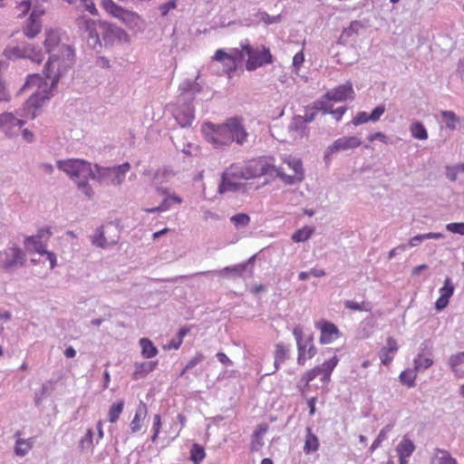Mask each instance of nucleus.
I'll list each match as a JSON object with an SVG mask.
<instances>
[{
  "label": "nucleus",
  "instance_id": "obj_1",
  "mask_svg": "<svg viewBox=\"0 0 464 464\" xmlns=\"http://www.w3.org/2000/svg\"><path fill=\"white\" fill-rule=\"evenodd\" d=\"M75 24L84 34L89 47L100 53L103 46L111 47L115 44L128 42L129 36L121 27L106 21L93 20L86 15H80Z\"/></svg>",
  "mask_w": 464,
  "mask_h": 464
},
{
  "label": "nucleus",
  "instance_id": "obj_2",
  "mask_svg": "<svg viewBox=\"0 0 464 464\" xmlns=\"http://www.w3.org/2000/svg\"><path fill=\"white\" fill-rule=\"evenodd\" d=\"M60 42L58 32L53 29L45 31L44 46L50 56L44 66V74L51 80L52 86L57 84L74 61L73 49L70 45L61 44Z\"/></svg>",
  "mask_w": 464,
  "mask_h": 464
},
{
  "label": "nucleus",
  "instance_id": "obj_3",
  "mask_svg": "<svg viewBox=\"0 0 464 464\" xmlns=\"http://www.w3.org/2000/svg\"><path fill=\"white\" fill-rule=\"evenodd\" d=\"M202 130L207 140L216 149H224L233 141H236L238 145H243L248 136L237 118H230L225 123L218 125L207 122L204 124Z\"/></svg>",
  "mask_w": 464,
  "mask_h": 464
},
{
  "label": "nucleus",
  "instance_id": "obj_4",
  "mask_svg": "<svg viewBox=\"0 0 464 464\" xmlns=\"http://www.w3.org/2000/svg\"><path fill=\"white\" fill-rule=\"evenodd\" d=\"M57 167L74 180L78 188L82 190L88 198H92L93 191L88 183V179H91V177H94V170L90 162L79 159H70L59 160Z\"/></svg>",
  "mask_w": 464,
  "mask_h": 464
},
{
  "label": "nucleus",
  "instance_id": "obj_5",
  "mask_svg": "<svg viewBox=\"0 0 464 464\" xmlns=\"http://www.w3.org/2000/svg\"><path fill=\"white\" fill-rule=\"evenodd\" d=\"M201 86L196 81L185 80L179 84L180 96L185 102H188L185 107L179 109L175 114V119L180 127L191 126L195 116L194 109L190 106V103L195 95L201 92Z\"/></svg>",
  "mask_w": 464,
  "mask_h": 464
},
{
  "label": "nucleus",
  "instance_id": "obj_6",
  "mask_svg": "<svg viewBox=\"0 0 464 464\" xmlns=\"http://www.w3.org/2000/svg\"><path fill=\"white\" fill-rule=\"evenodd\" d=\"M3 54L7 59L14 61L17 59H28L34 63H41L44 60V53L41 48L27 42L7 45Z\"/></svg>",
  "mask_w": 464,
  "mask_h": 464
},
{
  "label": "nucleus",
  "instance_id": "obj_7",
  "mask_svg": "<svg viewBox=\"0 0 464 464\" xmlns=\"http://www.w3.org/2000/svg\"><path fill=\"white\" fill-rule=\"evenodd\" d=\"M47 81L51 82V80L46 78L45 75H44V81L43 77L38 73L32 74L27 77L26 82L23 87L24 89H29L33 86H37V90L30 95L29 99L26 102V104L28 107L38 108L42 105V103L44 100L49 98V95H48V84L49 83L47 82ZM55 86H56V84L54 86H52V84L50 83L49 89L51 90V89L54 88Z\"/></svg>",
  "mask_w": 464,
  "mask_h": 464
},
{
  "label": "nucleus",
  "instance_id": "obj_8",
  "mask_svg": "<svg viewBox=\"0 0 464 464\" xmlns=\"http://www.w3.org/2000/svg\"><path fill=\"white\" fill-rule=\"evenodd\" d=\"M130 169V165L129 162L111 168H102L95 165L93 169L94 177H91V179L99 181H110L113 186H120L123 182L125 174Z\"/></svg>",
  "mask_w": 464,
  "mask_h": 464
},
{
  "label": "nucleus",
  "instance_id": "obj_9",
  "mask_svg": "<svg viewBox=\"0 0 464 464\" xmlns=\"http://www.w3.org/2000/svg\"><path fill=\"white\" fill-rule=\"evenodd\" d=\"M241 48L243 53H246L248 57L246 64V68L248 71H254L258 67L273 63V57L270 51L265 46H262L261 49H254L248 43H245L241 44Z\"/></svg>",
  "mask_w": 464,
  "mask_h": 464
},
{
  "label": "nucleus",
  "instance_id": "obj_10",
  "mask_svg": "<svg viewBox=\"0 0 464 464\" xmlns=\"http://www.w3.org/2000/svg\"><path fill=\"white\" fill-rule=\"evenodd\" d=\"M275 169L276 167L269 164L266 159H257L249 161L244 168L238 169V172H234L233 175L243 179H249L263 175H271L275 172Z\"/></svg>",
  "mask_w": 464,
  "mask_h": 464
},
{
  "label": "nucleus",
  "instance_id": "obj_11",
  "mask_svg": "<svg viewBox=\"0 0 464 464\" xmlns=\"http://www.w3.org/2000/svg\"><path fill=\"white\" fill-rule=\"evenodd\" d=\"M24 262L25 253L18 246L6 248L0 254V266L7 272L24 266Z\"/></svg>",
  "mask_w": 464,
  "mask_h": 464
},
{
  "label": "nucleus",
  "instance_id": "obj_12",
  "mask_svg": "<svg viewBox=\"0 0 464 464\" xmlns=\"http://www.w3.org/2000/svg\"><path fill=\"white\" fill-rule=\"evenodd\" d=\"M288 167L294 171L293 175H287L280 170V169H275L277 177H279L285 184L294 185L301 182L304 178L303 164L301 160L296 158H289L285 160Z\"/></svg>",
  "mask_w": 464,
  "mask_h": 464
},
{
  "label": "nucleus",
  "instance_id": "obj_13",
  "mask_svg": "<svg viewBox=\"0 0 464 464\" xmlns=\"http://www.w3.org/2000/svg\"><path fill=\"white\" fill-rule=\"evenodd\" d=\"M361 144V140L356 136L342 137L337 139L326 149L324 152V160L328 162L331 160L332 154L355 149Z\"/></svg>",
  "mask_w": 464,
  "mask_h": 464
},
{
  "label": "nucleus",
  "instance_id": "obj_14",
  "mask_svg": "<svg viewBox=\"0 0 464 464\" xmlns=\"http://www.w3.org/2000/svg\"><path fill=\"white\" fill-rule=\"evenodd\" d=\"M213 59L223 63L226 72H231L237 69V63L244 60V53L242 49H233L229 53L218 49Z\"/></svg>",
  "mask_w": 464,
  "mask_h": 464
},
{
  "label": "nucleus",
  "instance_id": "obj_15",
  "mask_svg": "<svg viewBox=\"0 0 464 464\" xmlns=\"http://www.w3.org/2000/svg\"><path fill=\"white\" fill-rule=\"evenodd\" d=\"M52 233L50 228L44 227L38 230L34 236H29L24 238V246L28 252H44L45 249V243L50 238Z\"/></svg>",
  "mask_w": 464,
  "mask_h": 464
},
{
  "label": "nucleus",
  "instance_id": "obj_16",
  "mask_svg": "<svg viewBox=\"0 0 464 464\" xmlns=\"http://www.w3.org/2000/svg\"><path fill=\"white\" fill-rule=\"evenodd\" d=\"M254 259L251 257L246 263L237 264L232 266H226L220 270L203 271L194 274V276H205L208 275H218L225 277L237 278L243 275L246 271L247 265Z\"/></svg>",
  "mask_w": 464,
  "mask_h": 464
},
{
  "label": "nucleus",
  "instance_id": "obj_17",
  "mask_svg": "<svg viewBox=\"0 0 464 464\" xmlns=\"http://www.w3.org/2000/svg\"><path fill=\"white\" fill-rule=\"evenodd\" d=\"M234 172H238V168L232 166L223 173L221 182L218 186V192L220 194L226 192H236L241 188L242 185L234 180V179L240 178L233 175Z\"/></svg>",
  "mask_w": 464,
  "mask_h": 464
},
{
  "label": "nucleus",
  "instance_id": "obj_18",
  "mask_svg": "<svg viewBox=\"0 0 464 464\" xmlns=\"http://www.w3.org/2000/svg\"><path fill=\"white\" fill-rule=\"evenodd\" d=\"M324 98L328 101L334 102H343L348 99L353 100L354 92L353 84L350 82H346L344 84L339 85L336 88L328 91L324 94Z\"/></svg>",
  "mask_w": 464,
  "mask_h": 464
},
{
  "label": "nucleus",
  "instance_id": "obj_19",
  "mask_svg": "<svg viewBox=\"0 0 464 464\" xmlns=\"http://www.w3.org/2000/svg\"><path fill=\"white\" fill-rule=\"evenodd\" d=\"M120 236L114 235L113 237H107L103 227L96 229L95 234L92 237V243L97 247L107 248L118 243Z\"/></svg>",
  "mask_w": 464,
  "mask_h": 464
},
{
  "label": "nucleus",
  "instance_id": "obj_20",
  "mask_svg": "<svg viewBox=\"0 0 464 464\" xmlns=\"http://www.w3.org/2000/svg\"><path fill=\"white\" fill-rule=\"evenodd\" d=\"M293 334L296 340L297 349H298V358L297 362L299 364H304L305 361V349L306 343H310L313 342V336H308L305 340L303 339V330L297 325L293 330Z\"/></svg>",
  "mask_w": 464,
  "mask_h": 464
},
{
  "label": "nucleus",
  "instance_id": "obj_21",
  "mask_svg": "<svg viewBox=\"0 0 464 464\" xmlns=\"http://www.w3.org/2000/svg\"><path fill=\"white\" fill-rule=\"evenodd\" d=\"M317 325H320L321 336L320 343H330L334 339L338 338L340 335L339 330L335 324L329 322H322L318 323Z\"/></svg>",
  "mask_w": 464,
  "mask_h": 464
},
{
  "label": "nucleus",
  "instance_id": "obj_22",
  "mask_svg": "<svg viewBox=\"0 0 464 464\" xmlns=\"http://www.w3.org/2000/svg\"><path fill=\"white\" fill-rule=\"evenodd\" d=\"M399 347L396 340L393 337H388L386 345L383 346L379 352V357L382 364L388 365L393 360V356L391 354L395 353Z\"/></svg>",
  "mask_w": 464,
  "mask_h": 464
},
{
  "label": "nucleus",
  "instance_id": "obj_23",
  "mask_svg": "<svg viewBox=\"0 0 464 464\" xmlns=\"http://www.w3.org/2000/svg\"><path fill=\"white\" fill-rule=\"evenodd\" d=\"M42 27V21H36L28 17L23 25V34L28 39H34L41 33Z\"/></svg>",
  "mask_w": 464,
  "mask_h": 464
},
{
  "label": "nucleus",
  "instance_id": "obj_24",
  "mask_svg": "<svg viewBox=\"0 0 464 464\" xmlns=\"http://www.w3.org/2000/svg\"><path fill=\"white\" fill-rule=\"evenodd\" d=\"M268 425L266 423L259 424L252 435L251 450H258L263 446V436L266 433Z\"/></svg>",
  "mask_w": 464,
  "mask_h": 464
},
{
  "label": "nucleus",
  "instance_id": "obj_25",
  "mask_svg": "<svg viewBox=\"0 0 464 464\" xmlns=\"http://www.w3.org/2000/svg\"><path fill=\"white\" fill-rule=\"evenodd\" d=\"M118 18L121 19L130 28L140 27V18L134 12L122 9V12H121Z\"/></svg>",
  "mask_w": 464,
  "mask_h": 464
},
{
  "label": "nucleus",
  "instance_id": "obj_26",
  "mask_svg": "<svg viewBox=\"0 0 464 464\" xmlns=\"http://www.w3.org/2000/svg\"><path fill=\"white\" fill-rule=\"evenodd\" d=\"M147 414V406L144 402L140 401L136 411L135 416L130 422V429L132 432H137L140 430V418L145 417Z\"/></svg>",
  "mask_w": 464,
  "mask_h": 464
},
{
  "label": "nucleus",
  "instance_id": "obj_27",
  "mask_svg": "<svg viewBox=\"0 0 464 464\" xmlns=\"http://www.w3.org/2000/svg\"><path fill=\"white\" fill-rule=\"evenodd\" d=\"M71 5H76V8L88 11L92 15H98L99 12L92 0H66Z\"/></svg>",
  "mask_w": 464,
  "mask_h": 464
},
{
  "label": "nucleus",
  "instance_id": "obj_28",
  "mask_svg": "<svg viewBox=\"0 0 464 464\" xmlns=\"http://www.w3.org/2000/svg\"><path fill=\"white\" fill-rule=\"evenodd\" d=\"M414 450V443L407 437L402 439L396 449L399 457H410L413 453Z\"/></svg>",
  "mask_w": 464,
  "mask_h": 464
},
{
  "label": "nucleus",
  "instance_id": "obj_29",
  "mask_svg": "<svg viewBox=\"0 0 464 464\" xmlns=\"http://www.w3.org/2000/svg\"><path fill=\"white\" fill-rule=\"evenodd\" d=\"M430 464H457V461L450 456L449 451L437 449L436 455Z\"/></svg>",
  "mask_w": 464,
  "mask_h": 464
},
{
  "label": "nucleus",
  "instance_id": "obj_30",
  "mask_svg": "<svg viewBox=\"0 0 464 464\" xmlns=\"http://www.w3.org/2000/svg\"><path fill=\"white\" fill-rule=\"evenodd\" d=\"M141 347V353L145 358H152L158 353V349L148 338H141L140 340Z\"/></svg>",
  "mask_w": 464,
  "mask_h": 464
},
{
  "label": "nucleus",
  "instance_id": "obj_31",
  "mask_svg": "<svg viewBox=\"0 0 464 464\" xmlns=\"http://www.w3.org/2000/svg\"><path fill=\"white\" fill-rule=\"evenodd\" d=\"M441 117L446 127L450 130H455L460 121L459 118L451 111H442Z\"/></svg>",
  "mask_w": 464,
  "mask_h": 464
},
{
  "label": "nucleus",
  "instance_id": "obj_32",
  "mask_svg": "<svg viewBox=\"0 0 464 464\" xmlns=\"http://www.w3.org/2000/svg\"><path fill=\"white\" fill-rule=\"evenodd\" d=\"M307 436L304 447V451L309 453L311 451H316L319 448V442L317 437L311 432V429L307 428Z\"/></svg>",
  "mask_w": 464,
  "mask_h": 464
},
{
  "label": "nucleus",
  "instance_id": "obj_33",
  "mask_svg": "<svg viewBox=\"0 0 464 464\" xmlns=\"http://www.w3.org/2000/svg\"><path fill=\"white\" fill-rule=\"evenodd\" d=\"M205 456H206V453H205L204 448L198 443H194L190 450L189 459L194 464H200L202 462V460L204 459Z\"/></svg>",
  "mask_w": 464,
  "mask_h": 464
},
{
  "label": "nucleus",
  "instance_id": "obj_34",
  "mask_svg": "<svg viewBox=\"0 0 464 464\" xmlns=\"http://www.w3.org/2000/svg\"><path fill=\"white\" fill-rule=\"evenodd\" d=\"M314 232V227H304L303 228L296 230L293 234L292 240L294 242H305L311 237V236L313 235Z\"/></svg>",
  "mask_w": 464,
  "mask_h": 464
},
{
  "label": "nucleus",
  "instance_id": "obj_35",
  "mask_svg": "<svg viewBox=\"0 0 464 464\" xmlns=\"http://www.w3.org/2000/svg\"><path fill=\"white\" fill-rule=\"evenodd\" d=\"M444 236L441 233H433V232L417 235L410 239L409 245H410V246H416L425 239H440V238H442Z\"/></svg>",
  "mask_w": 464,
  "mask_h": 464
},
{
  "label": "nucleus",
  "instance_id": "obj_36",
  "mask_svg": "<svg viewBox=\"0 0 464 464\" xmlns=\"http://www.w3.org/2000/svg\"><path fill=\"white\" fill-rule=\"evenodd\" d=\"M24 123V121L15 118L12 113H3L0 115V125L9 124L11 127L20 129Z\"/></svg>",
  "mask_w": 464,
  "mask_h": 464
},
{
  "label": "nucleus",
  "instance_id": "obj_37",
  "mask_svg": "<svg viewBox=\"0 0 464 464\" xmlns=\"http://www.w3.org/2000/svg\"><path fill=\"white\" fill-rule=\"evenodd\" d=\"M338 359L336 356H334L329 361L324 362L322 365H320V369L323 371V376L321 380L323 382L328 381L332 371L337 365Z\"/></svg>",
  "mask_w": 464,
  "mask_h": 464
},
{
  "label": "nucleus",
  "instance_id": "obj_38",
  "mask_svg": "<svg viewBox=\"0 0 464 464\" xmlns=\"http://www.w3.org/2000/svg\"><path fill=\"white\" fill-rule=\"evenodd\" d=\"M411 132L412 137H414L415 139H418L420 140H424L428 139V132H427L424 125L420 121H416L411 124Z\"/></svg>",
  "mask_w": 464,
  "mask_h": 464
},
{
  "label": "nucleus",
  "instance_id": "obj_39",
  "mask_svg": "<svg viewBox=\"0 0 464 464\" xmlns=\"http://www.w3.org/2000/svg\"><path fill=\"white\" fill-rule=\"evenodd\" d=\"M124 407V401L122 400L113 403L109 410V421L114 423L118 420L121 413Z\"/></svg>",
  "mask_w": 464,
  "mask_h": 464
},
{
  "label": "nucleus",
  "instance_id": "obj_40",
  "mask_svg": "<svg viewBox=\"0 0 464 464\" xmlns=\"http://www.w3.org/2000/svg\"><path fill=\"white\" fill-rule=\"evenodd\" d=\"M289 131L296 132L299 136H303L305 130V123L302 119V116H295L293 118L291 123L288 126Z\"/></svg>",
  "mask_w": 464,
  "mask_h": 464
},
{
  "label": "nucleus",
  "instance_id": "obj_41",
  "mask_svg": "<svg viewBox=\"0 0 464 464\" xmlns=\"http://www.w3.org/2000/svg\"><path fill=\"white\" fill-rule=\"evenodd\" d=\"M157 362H144L141 363H136V369L134 375L137 377L138 375L144 376L147 373L152 372L156 367Z\"/></svg>",
  "mask_w": 464,
  "mask_h": 464
},
{
  "label": "nucleus",
  "instance_id": "obj_42",
  "mask_svg": "<svg viewBox=\"0 0 464 464\" xmlns=\"http://www.w3.org/2000/svg\"><path fill=\"white\" fill-rule=\"evenodd\" d=\"M416 377L417 374L414 370H406L401 372L400 382L408 387H414Z\"/></svg>",
  "mask_w": 464,
  "mask_h": 464
},
{
  "label": "nucleus",
  "instance_id": "obj_43",
  "mask_svg": "<svg viewBox=\"0 0 464 464\" xmlns=\"http://www.w3.org/2000/svg\"><path fill=\"white\" fill-rule=\"evenodd\" d=\"M173 202L180 204L182 202V199L179 196H175V195L172 197H168L160 203V205L159 207H157L155 208L149 209L148 211H150V212L165 211L170 208V206Z\"/></svg>",
  "mask_w": 464,
  "mask_h": 464
},
{
  "label": "nucleus",
  "instance_id": "obj_44",
  "mask_svg": "<svg viewBox=\"0 0 464 464\" xmlns=\"http://www.w3.org/2000/svg\"><path fill=\"white\" fill-rule=\"evenodd\" d=\"M102 6L112 16L118 18L122 7L116 5L112 0H102Z\"/></svg>",
  "mask_w": 464,
  "mask_h": 464
},
{
  "label": "nucleus",
  "instance_id": "obj_45",
  "mask_svg": "<svg viewBox=\"0 0 464 464\" xmlns=\"http://www.w3.org/2000/svg\"><path fill=\"white\" fill-rule=\"evenodd\" d=\"M433 364V361L430 358L423 357L421 354L414 359V371H421L430 368Z\"/></svg>",
  "mask_w": 464,
  "mask_h": 464
},
{
  "label": "nucleus",
  "instance_id": "obj_46",
  "mask_svg": "<svg viewBox=\"0 0 464 464\" xmlns=\"http://www.w3.org/2000/svg\"><path fill=\"white\" fill-rule=\"evenodd\" d=\"M230 221L237 228L246 227L250 222V218L247 214L238 213L230 218Z\"/></svg>",
  "mask_w": 464,
  "mask_h": 464
},
{
  "label": "nucleus",
  "instance_id": "obj_47",
  "mask_svg": "<svg viewBox=\"0 0 464 464\" xmlns=\"http://www.w3.org/2000/svg\"><path fill=\"white\" fill-rule=\"evenodd\" d=\"M367 27V24L362 21H353L350 26L343 30V35L350 37L353 34H359L361 29Z\"/></svg>",
  "mask_w": 464,
  "mask_h": 464
},
{
  "label": "nucleus",
  "instance_id": "obj_48",
  "mask_svg": "<svg viewBox=\"0 0 464 464\" xmlns=\"http://www.w3.org/2000/svg\"><path fill=\"white\" fill-rule=\"evenodd\" d=\"M288 349L282 343L276 344L275 353V366L278 369V364L283 362L287 355Z\"/></svg>",
  "mask_w": 464,
  "mask_h": 464
},
{
  "label": "nucleus",
  "instance_id": "obj_49",
  "mask_svg": "<svg viewBox=\"0 0 464 464\" xmlns=\"http://www.w3.org/2000/svg\"><path fill=\"white\" fill-rule=\"evenodd\" d=\"M440 296L450 299L454 293V285L450 277H446L444 285L440 289Z\"/></svg>",
  "mask_w": 464,
  "mask_h": 464
},
{
  "label": "nucleus",
  "instance_id": "obj_50",
  "mask_svg": "<svg viewBox=\"0 0 464 464\" xmlns=\"http://www.w3.org/2000/svg\"><path fill=\"white\" fill-rule=\"evenodd\" d=\"M464 362V357L462 356V353H458L450 357L449 365L451 370L457 373L458 366L460 365Z\"/></svg>",
  "mask_w": 464,
  "mask_h": 464
},
{
  "label": "nucleus",
  "instance_id": "obj_51",
  "mask_svg": "<svg viewBox=\"0 0 464 464\" xmlns=\"http://www.w3.org/2000/svg\"><path fill=\"white\" fill-rule=\"evenodd\" d=\"M29 447L26 445V442L23 439H19L16 440L14 452L18 456H24L28 452Z\"/></svg>",
  "mask_w": 464,
  "mask_h": 464
},
{
  "label": "nucleus",
  "instance_id": "obj_52",
  "mask_svg": "<svg viewBox=\"0 0 464 464\" xmlns=\"http://www.w3.org/2000/svg\"><path fill=\"white\" fill-rule=\"evenodd\" d=\"M322 375L323 376V371L320 369V366H316L314 369L310 370L306 372L305 376L303 378V380H305V385H308V383L313 381L315 377Z\"/></svg>",
  "mask_w": 464,
  "mask_h": 464
},
{
  "label": "nucleus",
  "instance_id": "obj_53",
  "mask_svg": "<svg viewBox=\"0 0 464 464\" xmlns=\"http://www.w3.org/2000/svg\"><path fill=\"white\" fill-rule=\"evenodd\" d=\"M446 229L451 233L464 235V223H449Z\"/></svg>",
  "mask_w": 464,
  "mask_h": 464
},
{
  "label": "nucleus",
  "instance_id": "obj_54",
  "mask_svg": "<svg viewBox=\"0 0 464 464\" xmlns=\"http://www.w3.org/2000/svg\"><path fill=\"white\" fill-rule=\"evenodd\" d=\"M92 436L93 432L89 429L85 436L80 441V445L82 449H89L92 446Z\"/></svg>",
  "mask_w": 464,
  "mask_h": 464
},
{
  "label": "nucleus",
  "instance_id": "obj_55",
  "mask_svg": "<svg viewBox=\"0 0 464 464\" xmlns=\"http://www.w3.org/2000/svg\"><path fill=\"white\" fill-rule=\"evenodd\" d=\"M370 121V116L365 111H360L357 115L353 119L352 123L354 126H358L363 123H366Z\"/></svg>",
  "mask_w": 464,
  "mask_h": 464
},
{
  "label": "nucleus",
  "instance_id": "obj_56",
  "mask_svg": "<svg viewBox=\"0 0 464 464\" xmlns=\"http://www.w3.org/2000/svg\"><path fill=\"white\" fill-rule=\"evenodd\" d=\"M344 306L354 311H368V308L365 307L364 303L360 304L352 300L345 301Z\"/></svg>",
  "mask_w": 464,
  "mask_h": 464
},
{
  "label": "nucleus",
  "instance_id": "obj_57",
  "mask_svg": "<svg viewBox=\"0 0 464 464\" xmlns=\"http://www.w3.org/2000/svg\"><path fill=\"white\" fill-rule=\"evenodd\" d=\"M204 360H205V356L202 353H197L195 357H193L192 359H190L188 361V362L187 363V365L184 368V371L192 369L193 367H195L196 365H198Z\"/></svg>",
  "mask_w": 464,
  "mask_h": 464
},
{
  "label": "nucleus",
  "instance_id": "obj_58",
  "mask_svg": "<svg viewBox=\"0 0 464 464\" xmlns=\"http://www.w3.org/2000/svg\"><path fill=\"white\" fill-rule=\"evenodd\" d=\"M384 111H385L384 105L377 106L376 108L373 109L372 113L369 115L370 116V121H373V122L379 121L381 116L384 113Z\"/></svg>",
  "mask_w": 464,
  "mask_h": 464
},
{
  "label": "nucleus",
  "instance_id": "obj_59",
  "mask_svg": "<svg viewBox=\"0 0 464 464\" xmlns=\"http://www.w3.org/2000/svg\"><path fill=\"white\" fill-rule=\"evenodd\" d=\"M48 394V387L46 385H42L41 389L35 392L34 402L36 405H40L43 399L45 398Z\"/></svg>",
  "mask_w": 464,
  "mask_h": 464
},
{
  "label": "nucleus",
  "instance_id": "obj_60",
  "mask_svg": "<svg viewBox=\"0 0 464 464\" xmlns=\"http://www.w3.org/2000/svg\"><path fill=\"white\" fill-rule=\"evenodd\" d=\"M314 110H316L317 111H324V113H330L331 114L332 108H331V106L326 102L316 101L314 103Z\"/></svg>",
  "mask_w": 464,
  "mask_h": 464
},
{
  "label": "nucleus",
  "instance_id": "obj_61",
  "mask_svg": "<svg viewBox=\"0 0 464 464\" xmlns=\"http://www.w3.org/2000/svg\"><path fill=\"white\" fill-rule=\"evenodd\" d=\"M177 7L176 0H170L168 3L162 4L160 6V10L161 12V15L165 16L169 13V10L175 9Z\"/></svg>",
  "mask_w": 464,
  "mask_h": 464
},
{
  "label": "nucleus",
  "instance_id": "obj_62",
  "mask_svg": "<svg viewBox=\"0 0 464 464\" xmlns=\"http://www.w3.org/2000/svg\"><path fill=\"white\" fill-rule=\"evenodd\" d=\"M261 20L266 24H275V23H279L281 21V16L280 15L270 16L266 13H263L261 14Z\"/></svg>",
  "mask_w": 464,
  "mask_h": 464
},
{
  "label": "nucleus",
  "instance_id": "obj_63",
  "mask_svg": "<svg viewBox=\"0 0 464 464\" xmlns=\"http://www.w3.org/2000/svg\"><path fill=\"white\" fill-rule=\"evenodd\" d=\"M459 172L455 166H447L446 167V177L451 180L456 181L458 179Z\"/></svg>",
  "mask_w": 464,
  "mask_h": 464
},
{
  "label": "nucleus",
  "instance_id": "obj_64",
  "mask_svg": "<svg viewBox=\"0 0 464 464\" xmlns=\"http://www.w3.org/2000/svg\"><path fill=\"white\" fill-rule=\"evenodd\" d=\"M317 112L318 111L316 110H314V106L310 111H306L304 115L302 117V119L304 120V122L309 123V122H312L313 121H314Z\"/></svg>",
  "mask_w": 464,
  "mask_h": 464
}]
</instances>
